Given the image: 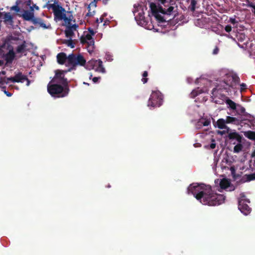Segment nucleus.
Wrapping results in <instances>:
<instances>
[{
    "label": "nucleus",
    "instance_id": "35",
    "mask_svg": "<svg viewBox=\"0 0 255 255\" xmlns=\"http://www.w3.org/2000/svg\"><path fill=\"white\" fill-rule=\"evenodd\" d=\"M63 43L66 44L68 46L72 48L75 47V43L71 39L69 40H65L63 42Z\"/></svg>",
    "mask_w": 255,
    "mask_h": 255
},
{
    "label": "nucleus",
    "instance_id": "55",
    "mask_svg": "<svg viewBox=\"0 0 255 255\" xmlns=\"http://www.w3.org/2000/svg\"><path fill=\"white\" fill-rule=\"evenodd\" d=\"M22 3V1L21 0H17L15 1V5L19 6V5Z\"/></svg>",
    "mask_w": 255,
    "mask_h": 255
},
{
    "label": "nucleus",
    "instance_id": "19",
    "mask_svg": "<svg viewBox=\"0 0 255 255\" xmlns=\"http://www.w3.org/2000/svg\"><path fill=\"white\" fill-rule=\"evenodd\" d=\"M16 43L18 44V45L16 48V52L17 53H23L26 51L27 44L25 41H23L21 44H20L19 42Z\"/></svg>",
    "mask_w": 255,
    "mask_h": 255
},
{
    "label": "nucleus",
    "instance_id": "57",
    "mask_svg": "<svg viewBox=\"0 0 255 255\" xmlns=\"http://www.w3.org/2000/svg\"><path fill=\"white\" fill-rule=\"evenodd\" d=\"M29 6V11H30L31 12H34V9L32 5Z\"/></svg>",
    "mask_w": 255,
    "mask_h": 255
},
{
    "label": "nucleus",
    "instance_id": "3",
    "mask_svg": "<svg viewBox=\"0 0 255 255\" xmlns=\"http://www.w3.org/2000/svg\"><path fill=\"white\" fill-rule=\"evenodd\" d=\"M47 86L48 93L53 97L63 98L68 95L69 92L68 87H64L57 83L51 84Z\"/></svg>",
    "mask_w": 255,
    "mask_h": 255
},
{
    "label": "nucleus",
    "instance_id": "62",
    "mask_svg": "<svg viewBox=\"0 0 255 255\" xmlns=\"http://www.w3.org/2000/svg\"><path fill=\"white\" fill-rule=\"evenodd\" d=\"M245 112V109L244 107H242L241 109V112L242 113H244Z\"/></svg>",
    "mask_w": 255,
    "mask_h": 255
},
{
    "label": "nucleus",
    "instance_id": "49",
    "mask_svg": "<svg viewBox=\"0 0 255 255\" xmlns=\"http://www.w3.org/2000/svg\"><path fill=\"white\" fill-rule=\"evenodd\" d=\"M225 30L227 32H230V31H231V30H232V27H231V26L229 25H227V26L225 27Z\"/></svg>",
    "mask_w": 255,
    "mask_h": 255
},
{
    "label": "nucleus",
    "instance_id": "20",
    "mask_svg": "<svg viewBox=\"0 0 255 255\" xmlns=\"http://www.w3.org/2000/svg\"><path fill=\"white\" fill-rule=\"evenodd\" d=\"M211 123L210 119L202 118L199 120L196 125L197 128H200L202 126H208Z\"/></svg>",
    "mask_w": 255,
    "mask_h": 255
},
{
    "label": "nucleus",
    "instance_id": "26",
    "mask_svg": "<svg viewBox=\"0 0 255 255\" xmlns=\"http://www.w3.org/2000/svg\"><path fill=\"white\" fill-rule=\"evenodd\" d=\"M96 6L97 2H96V1L93 0L91 1L88 6V12L87 13L86 15L89 16L93 15L95 13V11L93 10V11H91V7L96 8Z\"/></svg>",
    "mask_w": 255,
    "mask_h": 255
},
{
    "label": "nucleus",
    "instance_id": "17",
    "mask_svg": "<svg viewBox=\"0 0 255 255\" xmlns=\"http://www.w3.org/2000/svg\"><path fill=\"white\" fill-rule=\"evenodd\" d=\"M76 57L74 54H70L68 56L67 62L69 65L72 66L71 67H73L75 69V67L76 66Z\"/></svg>",
    "mask_w": 255,
    "mask_h": 255
},
{
    "label": "nucleus",
    "instance_id": "36",
    "mask_svg": "<svg viewBox=\"0 0 255 255\" xmlns=\"http://www.w3.org/2000/svg\"><path fill=\"white\" fill-rule=\"evenodd\" d=\"M65 33L67 37H72L74 34L73 31L69 28H67L65 30Z\"/></svg>",
    "mask_w": 255,
    "mask_h": 255
},
{
    "label": "nucleus",
    "instance_id": "52",
    "mask_svg": "<svg viewBox=\"0 0 255 255\" xmlns=\"http://www.w3.org/2000/svg\"><path fill=\"white\" fill-rule=\"evenodd\" d=\"M104 19V16H102V17H100V19H99L98 18H97V19H96V22H97L98 24H99V23H101V22H102L103 21Z\"/></svg>",
    "mask_w": 255,
    "mask_h": 255
},
{
    "label": "nucleus",
    "instance_id": "8",
    "mask_svg": "<svg viewBox=\"0 0 255 255\" xmlns=\"http://www.w3.org/2000/svg\"><path fill=\"white\" fill-rule=\"evenodd\" d=\"M226 132L228 133L226 141L229 140L231 142H233V143L234 144L236 143V141L241 142L242 136L239 133L235 131V130L233 131L226 125H224V134Z\"/></svg>",
    "mask_w": 255,
    "mask_h": 255
},
{
    "label": "nucleus",
    "instance_id": "6",
    "mask_svg": "<svg viewBox=\"0 0 255 255\" xmlns=\"http://www.w3.org/2000/svg\"><path fill=\"white\" fill-rule=\"evenodd\" d=\"M163 102V96L158 91H153L148 100L147 106L151 107H159Z\"/></svg>",
    "mask_w": 255,
    "mask_h": 255
},
{
    "label": "nucleus",
    "instance_id": "7",
    "mask_svg": "<svg viewBox=\"0 0 255 255\" xmlns=\"http://www.w3.org/2000/svg\"><path fill=\"white\" fill-rule=\"evenodd\" d=\"M86 68L89 70L93 69L97 72L103 73L105 72V69L103 67V62L100 59H92L89 61L86 64Z\"/></svg>",
    "mask_w": 255,
    "mask_h": 255
},
{
    "label": "nucleus",
    "instance_id": "2",
    "mask_svg": "<svg viewBox=\"0 0 255 255\" xmlns=\"http://www.w3.org/2000/svg\"><path fill=\"white\" fill-rule=\"evenodd\" d=\"M49 2L43 6V8L46 7L48 9H52L54 20L56 22L63 20L64 23L69 24L71 12L66 11L64 7L59 4L57 0H54L53 3H49Z\"/></svg>",
    "mask_w": 255,
    "mask_h": 255
},
{
    "label": "nucleus",
    "instance_id": "21",
    "mask_svg": "<svg viewBox=\"0 0 255 255\" xmlns=\"http://www.w3.org/2000/svg\"><path fill=\"white\" fill-rule=\"evenodd\" d=\"M57 62L60 64H63L67 60L68 57L65 53L61 52L57 55Z\"/></svg>",
    "mask_w": 255,
    "mask_h": 255
},
{
    "label": "nucleus",
    "instance_id": "37",
    "mask_svg": "<svg viewBox=\"0 0 255 255\" xmlns=\"http://www.w3.org/2000/svg\"><path fill=\"white\" fill-rule=\"evenodd\" d=\"M215 126L218 127V128L220 129H223V119L218 120Z\"/></svg>",
    "mask_w": 255,
    "mask_h": 255
},
{
    "label": "nucleus",
    "instance_id": "48",
    "mask_svg": "<svg viewBox=\"0 0 255 255\" xmlns=\"http://www.w3.org/2000/svg\"><path fill=\"white\" fill-rule=\"evenodd\" d=\"M88 31L89 33L88 34H91V35H92V36L94 35V34H95V32L94 31V30H93V29L91 28H89Z\"/></svg>",
    "mask_w": 255,
    "mask_h": 255
},
{
    "label": "nucleus",
    "instance_id": "28",
    "mask_svg": "<svg viewBox=\"0 0 255 255\" xmlns=\"http://www.w3.org/2000/svg\"><path fill=\"white\" fill-rule=\"evenodd\" d=\"M244 135L250 140L255 141V131L248 130L244 132Z\"/></svg>",
    "mask_w": 255,
    "mask_h": 255
},
{
    "label": "nucleus",
    "instance_id": "39",
    "mask_svg": "<svg viewBox=\"0 0 255 255\" xmlns=\"http://www.w3.org/2000/svg\"><path fill=\"white\" fill-rule=\"evenodd\" d=\"M230 181L227 178L224 177V190L227 189L229 187H230Z\"/></svg>",
    "mask_w": 255,
    "mask_h": 255
},
{
    "label": "nucleus",
    "instance_id": "13",
    "mask_svg": "<svg viewBox=\"0 0 255 255\" xmlns=\"http://www.w3.org/2000/svg\"><path fill=\"white\" fill-rule=\"evenodd\" d=\"M24 79H27V76L22 74L21 72H18L14 77L7 78V81H10L12 83H23Z\"/></svg>",
    "mask_w": 255,
    "mask_h": 255
},
{
    "label": "nucleus",
    "instance_id": "9",
    "mask_svg": "<svg viewBox=\"0 0 255 255\" xmlns=\"http://www.w3.org/2000/svg\"><path fill=\"white\" fill-rule=\"evenodd\" d=\"M4 47L5 44H3L0 46V54L2 55V58H3L5 61V65H7L12 64L16 55L13 49L9 50L7 53L4 54L3 51V48H4Z\"/></svg>",
    "mask_w": 255,
    "mask_h": 255
},
{
    "label": "nucleus",
    "instance_id": "44",
    "mask_svg": "<svg viewBox=\"0 0 255 255\" xmlns=\"http://www.w3.org/2000/svg\"><path fill=\"white\" fill-rule=\"evenodd\" d=\"M8 40L10 41L11 43H14L12 41H19V38L18 37H13L12 36H10L9 38H8Z\"/></svg>",
    "mask_w": 255,
    "mask_h": 255
},
{
    "label": "nucleus",
    "instance_id": "24",
    "mask_svg": "<svg viewBox=\"0 0 255 255\" xmlns=\"http://www.w3.org/2000/svg\"><path fill=\"white\" fill-rule=\"evenodd\" d=\"M225 124H233L237 125L239 124V120L236 118L227 116L226 120H224V125Z\"/></svg>",
    "mask_w": 255,
    "mask_h": 255
},
{
    "label": "nucleus",
    "instance_id": "61",
    "mask_svg": "<svg viewBox=\"0 0 255 255\" xmlns=\"http://www.w3.org/2000/svg\"><path fill=\"white\" fill-rule=\"evenodd\" d=\"M5 74H6V72L5 71H1V72H0V75H5Z\"/></svg>",
    "mask_w": 255,
    "mask_h": 255
},
{
    "label": "nucleus",
    "instance_id": "32",
    "mask_svg": "<svg viewBox=\"0 0 255 255\" xmlns=\"http://www.w3.org/2000/svg\"><path fill=\"white\" fill-rule=\"evenodd\" d=\"M243 179L245 181H251L252 180H255V172L250 174H246L244 176Z\"/></svg>",
    "mask_w": 255,
    "mask_h": 255
},
{
    "label": "nucleus",
    "instance_id": "41",
    "mask_svg": "<svg viewBox=\"0 0 255 255\" xmlns=\"http://www.w3.org/2000/svg\"><path fill=\"white\" fill-rule=\"evenodd\" d=\"M197 4V1L196 0H191V10L194 11L195 10V6Z\"/></svg>",
    "mask_w": 255,
    "mask_h": 255
},
{
    "label": "nucleus",
    "instance_id": "4",
    "mask_svg": "<svg viewBox=\"0 0 255 255\" xmlns=\"http://www.w3.org/2000/svg\"><path fill=\"white\" fill-rule=\"evenodd\" d=\"M73 67H71L67 70H56L55 71V76L50 81V83H58L64 87H68L67 79L65 77V75L69 71L73 70Z\"/></svg>",
    "mask_w": 255,
    "mask_h": 255
},
{
    "label": "nucleus",
    "instance_id": "10",
    "mask_svg": "<svg viewBox=\"0 0 255 255\" xmlns=\"http://www.w3.org/2000/svg\"><path fill=\"white\" fill-rule=\"evenodd\" d=\"M135 19L139 25H143L146 24V21L144 15L143 8L141 6L135 8L133 11Z\"/></svg>",
    "mask_w": 255,
    "mask_h": 255
},
{
    "label": "nucleus",
    "instance_id": "23",
    "mask_svg": "<svg viewBox=\"0 0 255 255\" xmlns=\"http://www.w3.org/2000/svg\"><path fill=\"white\" fill-rule=\"evenodd\" d=\"M174 7L172 6H169L167 9L163 8L162 6H159V12L163 14L170 16L173 11Z\"/></svg>",
    "mask_w": 255,
    "mask_h": 255
},
{
    "label": "nucleus",
    "instance_id": "47",
    "mask_svg": "<svg viewBox=\"0 0 255 255\" xmlns=\"http://www.w3.org/2000/svg\"><path fill=\"white\" fill-rule=\"evenodd\" d=\"M219 51V48L218 46H215V48L214 49L212 53L214 55H216L218 53Z\"/></svg>",
    "mask_w": 255,
    "mask_h": 255
},
{
    "label": "nucleus",
    "instance_id": "5",
    "mask_svg": "<svg viewBox=\"0 0 255 255\" xmlns=\"http://www.w3.org/2000/svg\"><path fill=\"white\" fill-rule=\"evenodd\" d=\"M224 84L229 88H233L240 83V79L236 73L224 70Z\"/></svg>",
    "mask_w": 255,
    "mask_h": 255
},
{
    "label": "nucleus",
    "instance_id": "56",
    "mask_svg": "<svg viewBox=\"0 0 255 255\" xmlns=\"http://www.w3.org/2000/svg\"><path fill=\"white\" fill-rule=\"evenodd\" d=\"M32 6L34 8V9L36 10H39V6H38L37 5H36L35 4H32Z\"/></svg>",
    "mask_w": 255,
    "mask_h": 255
},
{
    "label": "nucleus",
    "instance_id": "46",
    "mask_svg": "<svg viewBox=\"0 0 255 255\" xmlns=\"http://www.w3.org/2000/svg\"><path fill=\"white\" fill-rule=\"evenodd\" d=\"M241 86V91L242 92L246 90L247 88V86L245 83H242L240 85Z\"/></svg>",
    "mask_w": 255,
    "mask_h": 255
},
{
    "label": "nucleus",
    "instance_id": "40",
    "mask_svg": "<svg viewBox=\"0 0 255 255\" xmlns=\"http://www.w3.org/2000/svg\"><path fill=\"white\" fill-rule=\"evenodd\" d=\"M10 11H14L17 13H18L20 11V8L19 6L14 5L10 8Z\"/></svg>",
    "mask_w": 255,
    "mask_h": 255
},
{
    "label": "nucleus",
    "instance_id": "59",
    "mask_svg": "<svg viewBox=\"0 0 255 255\" xmlns=\"http://www.w3.org/2000/svg\"><path fill=\"white\" fill-rule=\"evenodd\" d=\"M24 81H26V86H28L30 85V80L27 78V79H24Z\"/></svg>",
    "mask_w": 255,
    "mask_h": 255
},
{
    "label": "nucleus",
    "instance_id": "30",
    "mask_svg": "<svg viewBox=\"0 0 255 255\" xmlns=\"http://www.w3.org/2000/svg\"><path fill=\"white\" fill-rule=\"evenodd\" d=\"M221 90L217 89V88H214L212 90V94L215 97H218L219 98L222 100L223 98V95L221 94Z\"/></svg>",
    "mask_w": 255,
    "mask_h": 255
},
{
    "label": "nucleus",
    "instance_id": "22",
    "mask_svg": "<svg viewBox=\"0 0 255 255\" xmlns=\"http://www.w3.org/2000/svg\"><path fill=\"white\" fill-rule=\"evenodd\" d=\"M86 61L84 57L80 54L77 55L76 57V66H84L86 68Z\"/></svg>",
    "mask_w": 255,
    "mask_h": 255
},
{
    "label": "nucleus",
    "instance_id": "27",
    "mask_svg": "<svg viewBox=\"0 0 255 255\" xmlns=\"http://www.w3.org/2000/svg\"><path fill=\"white\" fill-rule=\"evenodd\" d=\"M237 38L239 42H243L245 41V42H244L243 44L247 46V44L249 40V38L244 33H240L237 36Z\"/></svg>",
    "mask_w": 255,
    "mask_h": 255
},
{
    "label": "nucleus",
    "instance_id": "18",
    "mask_svg": "<svg viewBox=\"0 0 255 255\" xmlns=\"http://www.w3.org/2000/svg\"><path fill=\"white\" fill-rule=\"evenodd\" d=\"M212 30L221 36L223 35V26L220 24H215L212 26Z\"/></svg>",
    "mask_w": 255,
    "mask_h": 255
},
{
    "label": "nucleus",
    "instance_id": "1",
    "mask_svg": "<svg viewBox=\"0 0 255 255\" xmlns=\"http://www.w3.org/2000/svg\"><path fill=\"white\" fill-rule=\"evenodd\" d=\"M222 162L223 159L222 160L220 166H217V163L216 164L214 169L215 173L222 178L215 180L214 190L210 185L203 183H192L188 188V193L193 195L197 200L204 205L216 206L223 203V195L214 193L215 191L220 192L223 191V166L221 164Z\"/></svg>",
    "mask_w": 255,
    "mask_h": 255
},
{
    "label": "nucleus",
    "instance_id": "33",
    "mask_svg": "<svg viewBox=\"0 0 255 255\" xmlns=\"http://www.w3.org/2000/svg\"><path fill=\"white\" fill-rule=\"evenodd\" d=\"M73 16L72 14H71V20L70 21L69 24H66V23H64V25L67 27V28H70L72 29V30H76L77 27H78V25L74 24L72 25L71 21L72 20Z\"/></svg>",
    "mask_w": 255,
    "mask_h": 255
},
{
    "label": "nucleus",
    "instance_id": "16",
    "mask_svg": "<svg viewBox=\"0 0 255 255\" xmlns=\"http://www.w3.org/2000/svg\"><path fill=\"white\" fill-rule=\"evenodd\" d=\"M17 15L20 17H22L24 20L30 21L31 22L33 21V19L35 18L34 13L31 12L28 10H23V13L21 14L17 13Z\"/></svg>",
    "mask_w": 255,
    "mask_h": 255
},
{
    "label": "nucleus",
    "instance_id": "45",
    "mask_svg": "<svg viewBox=\"0 0 255 255\" xmlns=\"http://www.w3.org/2000/svg\"><path fill=\"white\" fill-rule=\"evenodd\" d=\"M230 170H231V174H232V176L234 177H235V174H236V169H235V167L234 166L231 167H230Z\"/></svg>",
    "mask_w": 255,
    "mask_h": 255
},
{
    "label": "nucleus",
    "instance_id": "11",
    "mask_svg": "<svg viewBox=\"0 0 255 255\" xmlns=\"http://www.w3.org/2000/svg\"><path fill=\"white\" fill-rule=\"evenodd\" d=\"M80 41L81 43H82L83 44H87V49L88 52H91L94 50L95 48V42L92 37V36L91 35V34L87 33L85 35H83L82 36H81L80 38Z\"/></svg>",
    "mask_w": 255,
    "mask_h": 255
},
{
    "label": "nucleus",
    "instance_id": "58",
    "mask_svg": "<svg viewBox=\"0 0 255 255\" xmlns=\"http://www.w3.org/2000/svg\"><path fill=\"white\" fill-rule=\"evenodd\" d=\"M210 148H211V149H214V148H215V147H216V144H215V143H212L210 144Z\"/></svg>",
    "mask_w": 255,
    "mask_h": 255
},
{
    "label": "nucleus",
    "instance_id": "50",
    "mask_svg": "<svg viewBox=\"0 0 255 255\" xmlns=\"http://www.w3.org/2000/svg\"><path fill=\"white\" fill-rule=\"evenodd\" d=\"M24 3L27 6H30L32 3V0H25Z\"/></svg>",
    "mask_w": 255,
    "mask_h": 255
},
{
    "label": "nucleus",
    "instance_id": "14",
    "mask_svg": "<svg viewBox=\"0 0 255 255\" xmlns=\"http://www.w3.org/2000/svg\"><path fill=\"white\" fill-rule=\"evenodd\" d=\"M32 23L35 26H38L39 27H42L43 29H50L51 28V24L48 23L46 24L44 23L43 19L40 17H35L34 19H33Z\"/></svg>",
    "mask_w": 255,
    "mask_h": 255
},
{
    "label": "nucleus",
    "instance_id": "63",
    "mask_svg": "<svg viewBox=\"0 0 255 255\" xmlns=\"http://www.w3.org/2000/svg\"><path fill=\"white\" fill-rule=\"evenodd\" d=\"M243 200H244V201H245V203H250V200H249V199H243Z\"/></svg>",
    "mask_w": 255,
    "mask_h": 255
},
{
    "label": "nucleus",
    "instance_id": "12",
    "mask_svg": "<svg viewBox=\"0 0 255 255\" xmlns=\"http://www.w3.org/2000/svg\"><path fill=\"white\" fill-rule=\"evenodd\" d=\"M238 209L245 215H249L252 211V209L245 203L243 199H239Z\"/></svg>",
    "mask_w": 255,
    "mask_h": 255
},
{
    "label": "nucleus",
    "instance_id": "42",
    "mask_svg": "<svg viewBox=\"0 0 255 255\" xmlns=\"http://www.w3.org/2000/svg\"><path fill=\"white\" fill-rule=\"evenodd\" d=\"M7 78L5 77H3L0 75V84H8L10 81H7Z\"/></svg>",
    "mask_w": 255,
    "mask_h": 255
},
{
    "label": "nucleus",
    "instance_id": "64",
    "mask_svg": "<svg viewBox=\"0 0 255 255\" xmlns=\"http://www.w3.org/2000/svg\"><path fill=\"white\" fill-rule=\"evenodd\" d=\"M252 157H255V150L252 153Z\"/></svg>",
    "mask_w": 255,
    "mask_h": 255
},
{
    "label": "nucleus",
    "instance_id": "31",
    "mask_svg": "<svg viewBox=\"0 0 255 255\" xmlns=\"http://www.w3.org/2000/svg\"><path fill=\"white\" fill-rule=\"evenodd\" d=\"M203 90L200 89L199 88H197L196 89L193 90L191 93H190V97L192 98H194L196 96H197L199 94L203 93Z\"/></svg>",
    "mask_w": 255,
    "mask_h": 255
},
{
    "label": "nucleus",
    "instance_id": "43",
    "mask_svg": "<svg viewBox=\"0 0 255 255\" xmlns=\"http://www.w3.org/2000/svg\"><path fill=\"white\" fill-rule=\"evenodd\" d=\"M246 2H247L246 5L248 7H252L253 8H254V7H255V4H254V3L250 1L249 0H246Z\"/></svg>",
    "mask_w": 255,
    "mask_h": 255
},
{
    "label": "nucleus",
    "instance_id": "60",
    "mask_svg": "<svg viewBox=\"0 0 255 255\" xmlns=\"http://www.w3.org/2000/svg\"><path fill=\"white\" fill-rule=\"evenodd\" d=\"M5 94H6V96L8 97H10L11 96V94L9 93L8 92H7L6 91H4Z\"/></svg>",
    "mask_w": 255,
    "mask_h": 255
},
{
    "label": "nucleus",
    "instance_id": "53",
    "mask_svg": "<svg viewBox=\"0 0 255 255\" xmlns=\"http://www.w3.org/2000/svg\"><path fill=\"white\" fill-rule=\"evenodd\" d=\"M230 21L233 24H236L238 22L236 21V20L235 19V18H231L230 19Z\"/></svg>",
    "mask_w": 255,
    "mask_h": 255
},
{
    "label": "nucleus",
    "instance_id": "51",
    "mask_svg": "<svg viewBox=\"0 0 255 255\" xmlns=\"http://www.w3.org/2000/svg\"><path fill=\"white\" fill-rule=\"evenodd\" d=\"M101 79L100 77H95L92 79V81L94 83H96L99 81V80Z\"/></svg>",
    "mask_w": 255,
    "mask_h": 255
},
{
    "label": "nucleus",
    "instance_id": "29",
    "mask_svg": "<svg viewBox=\"0 0 255 255\" xmlns=\"http://www.w3.org/2000/svg\"><path fill=\"white\" fill-rule=\"evenodd\" d=\"M150 8L151 11V12L153 14V15H154L155 14H157L159 12V6L157 7L156 4L154 3L151 2L150 4Z\"/></svg>",
    "mask_w": 255,
    "mask_h": 255
},
{
    "label": "nucleus",
    "instance_id": "15",
    "mask_svg": "<svg viewBox=\"0 0 255 255\" xmlns=\"http://www.w3.org/2000/svg\"><path fill=\"white\" fill-rule=\"evenodd\" d=\"M224 102L227 105V108L232 112H236L237 107L238 106L235 102L231 100L229 97L224 96Z\"/></svg>",
    "mask_w": 255,
    "mask_h": 255
},
{
    "label": "nucleus",
    "instance_id": "54",
    "mask_svg": "<svg viewBox=\"0 0 255 255\" xmlns=\"http://www.w3.org/2000/svg\"><path fill=\"white\" fill-rule=\"evenodd\" d=\"M158 2H160L161 4L165 5L166 2H167V0H157Z\"/></svg>",
    "mask_w": 255,
    "mask_h": 255
},
{
    "label": "nucleus",
    "instance_id": "34",
    "mask_svg": "<svg viewBox=\"0 0 255 255\" xmlns=\"http://www.w3.org/2000/svg\"><path fill=\"white\" fill-rule=\"evenodd\" d=\"M243 148V145L241 143V142H239L234 146V152L235 153H239L242 150Z\"/></svg>",
    "mask_w": 255,
    "mask_h": 255
},
{
    "label": "nucleus",
    "instance_id": "25",
    "mask_svg": "<svg viewBox=\"0 0 255 255\" xmlns=\"http://www.w3.org/2000/svg\"><path fill=\"white\" fill-rule=\"evenodd\" d=\"M154 16L156 18L158 22L160 23L163 22L168 23L169 21L171 19V18L167 19V17L165 18L164 16L160 14L159 12L155 14Z\"/></svg>",
    "mask_w": 255,
    "mask_h": 255
},
{
    "label": "nucleus",
    "instance_id": "38",
    "mask_svg": "<svg viewBox=\"0 0 255 255\" xmlns=\"http://www.w3.org/2000/svg\"><path fill=\"white\" fill-rule=\"evenodd\" d=\"M148 76V72L146 71L143 72L142 74L143 78L141 79V81L143 84H145L148 81V78L146 77Z\"/></svg>",
    "mask_w": 255,
    "mask_h": 255
}]
</instances>
